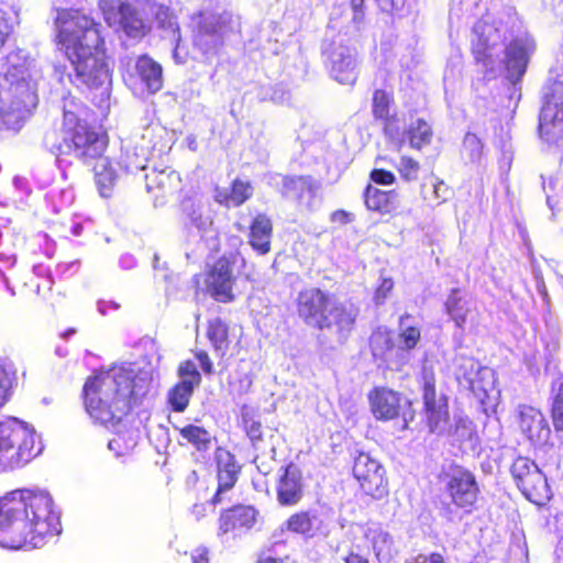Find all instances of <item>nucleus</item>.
<instances>
[{
	"label": "nucleus",
	"instance_id": "f257e3e1",
	"mask_svg": "<svg viewBox=\"0 0 563 563\" xmlns=\"http://www.w3.org/2000/svg\"><path fill=\"white\" fill-rule=\"evenodd\" d=\"M154 372L155 366L145 360L124 363L88 379L84 386L89 416L115 430L108 442L115 456L130 453L137 444L140 431L129 424L128 416L132 406L148 393Z\"/></svg>",
	"mask_w": 563,
	"mask_h": 563
},
{
	"label": "nucleus",
	"instance_id": "f03ea898",
	"mask_svg": "<svg viewBox=\"0 0 563 563\" xmlns=\"http://www.w3.org/2000/svg\"><path fill=\"white\" fill-rule=\"evenodd\" d=\"M58 512L45 490H14L0 498V547L42 548L60 533Z\"/></svg>",
	"mask_w": 563,
	"mask_h": 563
},
{
	"label": "nucleus",
	"instance_id": "7ed1b4c3",
	"mask_svg": "<svg viewBox=\"0 0 563 563\" xmlns=\"http://www.w3.org/2000/svg\"><path fill=\"white\" fill-rule=\"evenodd\" d=\"M59 44L75 70L76 84L100 88L102 95L111 85L99 24L79 10H62L56 18Z\"/></svg>",
	"mask_w": 563,
	"mask_h": 563
},
{
	"label": "nucleus",
	"instance_id": "20e7f679",
	"mask_svg": "<svg viewBox=\"0 0 563 563\" xmlns=\"http://www.w3.org/2000/svg\"><path fill=\"white\" fill-rule=\"evenodd\" d=\"M36 104L26 54L12 51L0 59V131H19Z\"/></svg>",
	"mask_w": 563,
	"mask_h": 563
},
{
	"label": "nucleus",
	"instance_id": "39448f33",
	"mask_svg": "<svg viewBox=\"0 0 563 563\" xmlns=\"http://www.w3.org/2000/svg\"><path fill=\"white\" fill-rule=\"evenodd\" d=\"M297 311L307 325L328 330L338 335L341 342L347 339L358 316L354 305L313 287L298 294Z\"/></svg>",
	"mask_w": 563,
	"mask_h": 563
},
{
	"label": "nucleus",
	"instance_id": "423d86ee",
	"mask_svg": "<svg viewBox=\"0 0 563 563\" xmlns=\"http://www.w3.org/2000/svg\"><path fill=\"white\" fill-rule=\"evenodd\" d=\"M422 397L427 423L432 433L448 435L453 442L474 448L477 433L473 421L463 415H454L450 421L448 397L435 388V375L431 367L423 365L421 371Z\"/></svg>",
	"mask_w": 563,
	"mask_h": 563
},
{
	"label": "nucleus",
	"instance_id": "0eeeda50",
	"mask_svg": "<svg viewBox=\"0 0 563 563\" xmlns=\"http://www.w3.org/2000/svg\"><path fill=\"white\" fill-rule=\"evenodd\" d=\"M46 148L62 162V156H74L84 163L100 158L107 147V136L86 122L60 131H49L44 136Z\"/></svg>",
	"mask_w": 563,
	"mask_h": 563
},
{
	"label": "nucleus",
	"instance_id": "6e6552de",
	"mask_svg": "<svg viewBox=\"0 0 563 563\" xmlns=\"http://www.w3.org/2000/svg\"><path fill=\"white\" fill-rule=\"evenodd\" d=\"M350 33L336 31L331 22L321 46V54L330 76L342 85H354L357 79V53L349 45Z\"/></svg>",
	"mask_w": 563,
	"mask_h": 563
},
{
	"label": "nucleus",
	"instance_id": "1a4fd4ad",
	"mask_svg": "<svg viewBox=\"0 0 563 563\" xmlns=\"http://www.w3.org/2000/svg\"><path fill=\"white\" fill-rule=\"evenodd\" d=\"M43 450L33 428L9 418L0 422V464L27 463Z\"/></svg>",
	"mask_w": 563,
	"mask_h": 563
},
{
	"label": "nucleus",
	"instance_id": "9d476101",
	"mask_svg": "<svg viewBox=\"0 0 563 563\" xmlns=\"http://www.w3.org/2000/svg\"><path fill=\"white\" fill-rule=\"evenodd\" d=\"M444 493L451 504L443 506L444 516L453 520L456 510L462 515H471L476 509L479 496V486L475 475L465 467L453 466L443 476Z\"/></svg>",
	"mask_w": 563,
	"mask_h": 563
},
{
	"label": "nucleus",
	"instance_id": "9b49d317",
	"mask_svg": "<svg viewBox=\"0 0 563 563\" xmlns=\"http://www.w3.org/2000/svg\"><path fill=\"white\" fill-rule=\"evenodd\" d=\"M282 529L298 534L305 540L327 539L335 529V512L325 505L300 510L292 514Z\"/></svg>",
	"mask_w": 563,
	"mask_h": 563
},
{
	"label": "nucleus",
	"instance_id": "f8f14e48",
	"mask_svg": "<svg viewBox=\"0 0 563 563\" xmlns=\"http://www.w3.org/2000/svg\"><path fill=\"white\" fill-rule=\"evenodd\" d=\"M179 220L188 234H197L201 240H212L217 235L213 218L207 200L198 192L184 195L179 203Z\"/></svg>",
	"mask_w": 563,
	"mask_h": 563
},
{
	"label": "nucleus",
	"instance_id": "ddd939ff",
	"mask_svg": "<svg viewBox=\"0 0 563 563\" xmlns=\"http://www.w3.org/2000/svg\"><path fill=\"white\" fill-rule=\"evenodd\" d=\"M539 133L548 143L558 142L563 137V81H553L543 88Z\"/></svg>",
	"mask_w": 563,
	"mask_h": 563
},
{
	"label": "nucleus",
	"instance_id": "4468645a",
	"mask_svg": "<svg viewBox=\"0 0 563 563\" xmlns=\"http://www.w3.org/2000/svg\"><path fill=\"white\" fill-rule=\"evenodd\" d=\"M99 8L109 26L119 27L133 38L145 35L147 21L137 5L121 0H99Z\"/></svg>",
	"mask_w": 563,
	"mask_h": 563
},
{
	"label": "nucleus",
	"instance_id": "2eb2a0df",
	"mask_svg": "<svg viewBox=\"0 0 563 563\" xmlns=\"http://www.w3.org/2000/svg\"><path fill=\"white\" fill-rule=\"evenodd\" d=\"M511 474L518 488L530 501L541 505L550 499L547 477L537 464L528 457H518L511 465Z\"/></svg>",
	"mask_w": 563,
	"mask_h": 563
},
{
	"label": "nucleus",
	"instance_id": "dca6fc26",
	"mask_svg": "<svg viewBox=\"0 0 563 563\" xmlns=\"http://www.w3.org/2000/svg\"><path fill=\"white\" fill-rule=\"evenodd\" d=\"M536 51L533 37L522 29L511 32V38L505 45V67L507 78L516 84L525 75L530 57Z\"/></svg>",
	"mask_w": 563,
	"mask_h": 563
},
{
	"label": "nucleus",
	"instance_id": "f3484780",
	"mask_svg": "<svg viewBox=\"0 0 563 563\" xmlns=\"http://www.w3.org/2000/svg\"><path fill=\"white\" fill-rule=\"evenodd\" d=\"M231 22L232 14L228 11L201 12L196 18L195 45L205 54L212 52L220 44Z\"/></svg>",
	"mask_w": 563,
	"mask_h": 563
},
{
	"label": "nucleus",
	"instance_id": "a211bd4d",
	"mask_svg": "<svg viewBox=\"0 0 563 563\" xmlns=\"http://www.w3.org/2000/svg\"><path fill=\"white\" fill-rule=\"evenodd\" d=\"M354 477L363 492L373 498L380 499L387 495V481L383 466L366 453H360L354 461Z\"/></svg>",
	"mask_w": 563,
	"mask_h": 563
},
{
	"label": "nucleus",
	"instance_id": "6ab92c4d",
	"mask_svg": "<svg viewBox=\"0 0 563 563\" xmlns=\"http://www.w3.org/2000/svg\"><path fill=\"white\" fill-rule=\"evenodd\" d=\"M371 409L374 417L378 420H391L402 416L405 426L408 419H412L410 411L411 404L399 393L388 388H376L369 394Z\"/></svg>",
	"mask_w": 563,
	"mask_h": 563
},
{
	"label": "nucleus",
	"instance_id": "aec40b11",
	"mask_svg": "<svg viewBox=\"0 0 563 563\" xmlns=\"http://www.w3.org/2000/svg\"><path fill=\"white\" fill-rule=\"evenodd\" d=\"M179 382L168 390L167 402L176 412H184L188 407L194 390L201 383V375L192 361H184L177 369Z\"/></svg>",
	"mask_w": 563,
	"mask_h": 563
},
{
	"label": "nucleus",
	"instance_id": "412c9836",
	"mask_svg": "<svg viewBox=\"0 0 563 563\" xmlns=\"http://www.w3.org/2000/svg\"><path fill=\"white\" fill-rule=\"evenodd\" d=\"M455 376L459 385L471 390L475 396L487 394L494 384V373L488 367H482L473 357L456 358Z\"/></svg>",
	"mask_w": 563,
	"mask_h": 563
},
{
	"label": "nucleus",
	"instance_id": "4be33fe9",
	"mask_svg": "<svg viewBox=\"0 0 563 563\" xmlns=\"http://www.w3.org/2000/svg\"><path fill=\"white\" fill-rule=\"evenodd\" d=\"M234 261L229 256L220 257L208 273L207 290L217 301L230 302L233 300L232 286Z\"/></svg>",
	"mask_w": 563,
	"mask_h": 563
},
{
	"label": "nucleus",
	"instance_id": "5701e85b",
	"mask_svg": "<svg viewBox=\"0 0 563 563\" xmlns=\"http://www.w3.org/2000/svg\"><path fill=\"white\" fill-rule=\"evenodd\" d=\"M131 69L128 70V80L131 84H141L142 91L155 93L163 86V71L159 64L146 55L139 56L133 65L129 62Z\"/></svg>",
	"mask_w": 563,
	"mask_h": 563
},
{
	"label": "nucleus",
	"instance_id": "b1692460",
	"mask_svg": "<svg viewBox=\"0 0 563 563\" xmlns=\"http://www.w3.org/2000/svg\"><path fill=\"white\" fill-rule=\"evenodd\" d=\"M256 521V510L251 506L239 505L221 512L219 518L218 537L232 533L241 536L253 528Z\"/></svg>",
	"mask_w": 563,
	"mask_h": 563
},
{
	"label": "nucleus",
	"instance_id": "393cba45",
	"mask_svg": "<svg viewBox=\"0 0 563 563\" xmlns=\"http://www.w3.org/2000/svg\"><path fill=\"white\" fill-rule=\"evenodd\" d=\"M507 40L501 29L483 19L473 26L472 45L476 59L486 62L493 57L492 49L499 44L501 38Z\"/></svg>",
	"mask_w": 563,
	"mask_h": 563
},
{
	"label": "nucleus",
	"instance_id": "a878e982",
	"mask_svg": "<svg viewBox=\"0 0 563 563\" xmlns=\"http://www.w3.org/2000/svg\"><path fill=\"white\" fill-rule=\"evenodd\" d=\"M277 500L283 506L297 505L303 496V483L300 468L290 463L280 468L277 483Z\"/></svg>",
	"mask_w": 563,
	"mask_h": 563
},
{
	"label": "nucleus",
	"instance_id": "bb28decb",
	"mask_svg": "<svg viewBox=\"0 0 563 563\" xmlns=\"http://www.w3.org/2000/svg\"><path fill=\"white\" fill-rule=\"evenodd\" d=\"M520 430L534 445L547 443L550 428L544 416L533 407H523L520 411Z\"/></svg>",
	"mask_w": 563,
	"mask_h": 563
},
{
	"label": "nucleus",
	"instance_id": "cd10ccee",
	"mask_svg": "<svg viewBox=\"0 0 563 563\" xmlns=\"http://www.w3.org/2000/svg\"><path fill=\"white\" fill-rule=\"evenodd\" d=\"M398 346L396 354L400 356L398 366L408 362V352L413 350L420 341L421 329L410 314L399 318Z\"/></svg>",
	"mask_w": 563,
	"mask_h": 563
},
{
	"label": "nucleus",
	"instance_id": "c85d7f7f",
	"mask_svg": "<svg viewBox=\"0 0 563 563\" xmlns=\"http://www.w3.org/2000/svg\"><path fill=\"white\" fill-rule=\"evenodd\" d=\"M181 178L179 174L173 169H153L145 174V186L148 192H153L156 197H165L173 195L180 188Z\"/></svg>",
	"mask_w": 563,
	"mask_h": 563
},
{
	"label": "nucleus",
	"instance_id": "c756f323",
	"mask_svg": "<svg viewBox=\"0 0 563 563\" xmlns=\"http://www.w3.org/2000/svg\"><path fill=\"white\" fill-rule=\"evenodd\" d=\"M365 537L371 542L373 551L380 563H389L396 555L397 550L393 537L380 526L368 527Z\"/></svg>",
	"mask_w": 563,
	"mask_h": 563
},
{
	"label": "nucleus",
	"instance_id": "7c9ffc66",
	"mask_svg": "<svg viewBox=\"0 0 563 563\" xmlns=\"http://www.w3.org/2000/svg\"><path fill=\"white\" fill-rule=\"evenodd\" d=\"M239 466L235 464L233 455L229 452H222L218 456V490L212 498V505L221 503V495L231 489L238 479Z\"/></svg>",
	"mask_w": 563,
	"mask_h": 563
},
{
	"label": "nucleus",
	"instance_id": "2f4dec72",
	"mask_svg": "<svg viewBox=\"0 0 563 563\" xmlns=\"http://www.w3.org/2000/svg\"><path fill=\"white\" fill-rule=\"evenodd\" d=\"M273 224L266 214L254 218L250 229V244L261 255L271 251Z\"/></svg>",
	"mask_w": 563,
	"mask_h": 563
},
{
	"label": "nucleus",
	"instance_id": "473e14b6",
	"mask_svg": "<svg viewBox=\"0 0 563 563\" xmlns=\"http://www.w3.org/2000/svg\"><path fill=\"white\" fill-rule=\"evenodd\" d=\"M364 201L368 210L377 211L382 214L395 211L399 205L398 195L394 190L385 191L371 185L367 186L364 192Z\"/></svg>",
	"mask_w": 563,
	"mask_h": 563
},
{
	"label": "nucleus",
	"instance_id": "72a5a7b5",
	"mask_svg": "<svg viewBox=\"0 0 563 563\" xmlns=\"http://www.w3.org/2000/svg\"><path fill=\"white\" fill-rule=\"evenodd\" d=\"M471 301L462 295L461 290L454 288L448 296L444 307L450 319L455 323V327L463 330L467 317L472 311Z\"/></svg>",
	"mask_w": 563,
	"mask_h": 563
},
{
	"label": "nucleus",
	"instance_id": "f704fd0d",
	"mask_svg": "<svg viewBox=\"0 0 563 563\" xmlns=\"http://www.w3.org/2000/svg\"><path fill=\"white\" fill-rule=\"evenodd\" d=\"M253 191L249 180L235 179L230 189L218 190L216 199L227 207H239L253 196Z\"/></svg>",
	"mask_w": 563,
	"mask_h": 563
},
{
	"label": "nucleus",
	"instance_id": "c9c22d12",
	"mask_svg": "<svg viewBox=\"0 0 563 563\" xmlns=\"http://www.w3.org/2000/svg\"><path fill=\"white\" fill-rule=\"evenodd\" d=\"M96 159L97 163L93 167L96 184L100 196L108 198L112 194L117 180V173L107 157H102L101 155L100 158Z\"/></svg>",
	"mask_w": 563,
	"mask_h": 563
},
{
	"label": "nucleus",
	"instance_id": "e433bc0d",
	"mask_svg": "<svg viewBox=\"0 0 563 563\" xmlns=\"http://www.w3.org/2000/svg\"><path fill=\"white\" fill-rule=\"evenodd\" d=\"M373 355L385 362H390L393 353H396L393 335L386 328H377L369 339Z\"/></svg>",
	"mask_w": 563,
	"mask_h": 563
},
{
	"label": "nucleus",
	"instance_id": "4c0bfd02",
	"mask_svg": "<svg viewBox=\"0 0 563 563\" xmlns=\"http://www.w3.org/2000/svg\"><path fill=\"white\" fill-rule=\"evenodd\" d=\"M275 185H282L280 194L284 198L289 200L297 201L300 197V194L303 192L301 190V183L305 185H316L318 183L317 179H314L311 176H283V175H276L272 179Z\"/></svg>",
	"mask_w": 563,
	"mask_h": 563
},
{
	"label": "nucleus",
	"instance_id": "58836bf2",
	"mask_svg": "<svg viewBox=\"0 0 563 563\" xmlns=\"http://www.w3.org/2000/svg\"><path fill=\"white\" fill-rule=\"evenodd\" d=\"M552 419L556 430H563V373L556 372L551 382Z\"/></svg>",
	"mask_w": 563,
	"mask_h": 563
},
{
	"label": "nucleus",
	"instance_id": "ea45409f",
	"mask_svg": "<svg viewBox=\"0 0 563 563\" xmlns=\"http://www.w3.org/2000/svg\"><path fill=\"white\" fill-rule=\"evenodd\" d=\"M162 27L164 29L163 37L168 40L170 45H174L173 57L175 62L177 64H185L188 53L180 45V33L177 22L168 18L166 21H162Z\"/></svg>",
	"mask_w": 563,
	"mask_h": 563
},
{
	"label": "nucleus",
	"instance_id": "a19ab883",
	"mask_svg": "<svg viewBox=\"0 0 563 563\" xmlns=\"http://www.w3.org/2000/svg\"><path fill=\"white\" fill-rule=\"evenodd\" d=\"M207 336L214 351L223 356L229 346L228 325L219 318L209 321Z\"/></svg>",
	"mask_w": 563,
	"mask_h": 563
},
{
	"label": "nucleus",
	"instance_id": "79ce46f5",
	"mask_svg": "<svg viewBox=\"0 0 563 563\" xmlns=\"http://www.w3.org/2000/svg\"><path fill=\"white\" fill-rule=\"evenodd\" d=\"M179 431V434L188 443L192 444L199 451H206L209 449L211 443L210 433L202 427L188 424L183 428H175Z\"/></svg>",
	"mask_w": 563,
	"mask_h": 563
},
{
	"label": "nucleus",
	"instance_id": "37998d69",
	"mask_svg": "<svg viewBox=\"0 0 563 563\" xmlns=\"http://www.w3.org/2000/svg\"><path fill=\"white\" fill-rule=\"evenodd\" d=\"M85 108L82 103L73 96H67L63 100V126L62 130H66L74 125L85 122L82 114Z\"/></svg>",
	"mask_w": 563,
	"mask_h": 563
},
{
	"label": "nucleus",
	"instance_id": "c03bdc74",
	"mask_svg": "<svg viewBox=\"0 0 563 563\" xmlns=\"http://www.w3.org/2000/svg\"><path fill=\"white\" fill-rule=\"evenodd\" d=\"M301 190L299 199L296 201L301 210L312 212L321 206V184L318 181L316 185H305L301 183Z\"/></svg>",
	"mask_w": 563,
	"mask_h": 563
},
{
	"label": "nucleus",
	"instance_id": "a18cd8bd",
	"mask_svg": "<svg viewBox=\"0 0 563 563\" xmlns=\"http://www.w3.org/2000/svg\"><path fill=\"white\" fill-rule=\"evenodd\" d=\"M408 134L411 147L418 150H420L427 144H430L432 140L431 126L428 124L427 121L420 118L416 119L411 123L408 130Z\"/></svg>",
	"mask_w": 563,
	"mask_h": 563
},
{
	"label": "nucleus",
	"instance_id": "49530a36",
	"mask_svg": "<svg viewBox=\"0 0 563 563\" xmlns=\"http://www.w3.org/2000/svg\"><path fill=\"white\" fill-rule=\"evenodd\" d=\"M393 104L391 96L385 90H375L373 96V114L376 120L387 119L393 113L390 112Z\"/></svg>",
	"mask_w": 563,
	"mask_h": 563
},
{
	"label": "nucleus",
	"instance_id": "de8ad7c7",
	"mask_svg": "<svg viewBox=\"0 0 563 563\" xmlns=\"http://www.w3.org/2000/svg\"><path fill=\"white\" fill-rule=\"evenodd\" d=\"M483 153V144L474 133H466L463 140L462 157L471 163L478 162Z\"/></svg>",
	"mask_w": 563,
	"mask_h": 563
},
{
	"label": "nucleus",
	"instance_id": "09e8293b",
	"mask_svg": "<svg viewBox=\"0 0 563 563\" xmlns=\"http://www.w3.org/2000/svg\"><path fill=\"white\" fill-rule=\"evenodd\" d=\"M13 378L14 372L11 364L0 357V407H2L8 399V393L12 386Z\"/></svg>",
	"mask_w": 563,
	"mask_h": 563
},
{
	"label": "nucleus",
	"instance_id": "8fccbe9b",
	"mask_svg": "<svg viewBox=\"0 0 563 563\" xmlns=\"http://www.w3.org/2000/svg\"><path fill=\"white\" fill-rule=\"evenodd\" d=\"M242 421L244 424V430L252 442V445L255 450H260L262 448L263 442V433H262V424L260 421L254 420L247 413L242 415Z\"/></svg>",
	"mask_w": 563,
	"mask_h": 563
},
{
	"label": "nucleus",
	"instance_id": "3c124183",
	"mask_svg": "<svg viewBox=\"0 0 563 563\" xmlns=\"http://www.w3.org/2000/svg\"><path fill=\"white\" fill-rule=\"evenodd\" d=\"M364 0H351V10H352V26L346 31L350 35H355L361 31V27L364 22Z\"/></svg>",
	"mask_w": 563,
	"mask_h": 563
},
{
	"label": "nucleus",
	"instance_id": "603ef678",
	"mask_svg": "<svg viewBox=\"0 0 563 563\" xmlns=\"http://www.w3.org/2000/svg\"><path fill=\"white\" fill-rule=\"evenodd\" d=\"M420 165L411 157L402 156L398 164V170L404 179L411 181L417 179Z\"/></svg>",
	"mask_w": 563,
	"mask_h": 563
},
{
	"label": "nucleus",
	"instance_id": "864d4df0",
	"mask_svg": "<svg viewBox=\"0 0 563 563\" xmlns=\"http://www.w3.org/2000/svg\"><path fill=\"white\" fill-rule=\"evenodd\" d=\"M384 122V133L387 137L393 141H401L404 137V133L400 126L401 120L397 117L396 113L389 115L387 119H382Z\"/></svg>",
	"mask_w": 563,
	"mask_h": 563
},
{
	"label": "nucleus",
	"instance_id": "5fc2aeb1",
	"mask_svg": "<svg viewBox=\"0 0 563 563\" xmlns=\"http://www.w3.org/2000/svg\"><path fill=\"white\" fill-rule=\"evenodd\" d=\"M452 195L451 188L443 180H435L432 183V198L437 206L445 202Z\"/></svg>",
	"mask_w": 563,
	"mask_h": 563
},
{
	"label": "nucleus",
	"instance_id": "6e6d98bb",
	"mask_svg": "<svg viewBox=\"0 0 563 563\" xmlns=\"http://www.w3.org/2000/svg\"><path fill=\"white\" fill-rule=\"evenodd\" d=\"M394 287V283L390 278H384L380 283V285L377 287L374 300L376 305H382L385 299L387 298L388 294Z\"/></svg>",
	"mask_w": 563,
	"mask_h": 563
},
{
	"label": "nucleus",
	"instance_id": "4d7b16f0",
	"mask_svg": "<svg viewBox=\"0 0 563 563\" xmlns=\"http://www.w3.org/2000/svg\"><path fill=\"white\" fill-rule=\"evenodd\" d=\"M378 7L382 11L393 12V11H401L407 0H376Z\"/></svg>",
	"mask_w": 563,
	"mask_h": 563
},
{
	"label": "nucleus",
	"instance_id": "13d9d810",
	"mask_svg": "<svg viewBox=\"0 0 563 563\" xmlns=\"http://www.w3.org/2000/svg\"><path fill=\"white\" fill-rule=\"evenodd\" d=\"M371 178L376 184H382V185H389V184L394 183V180H395L394 174L390 172L384 170V169H374L371 173Z\"/></svg>",
	"mask_w": 563,
	"mask_h": 563
},
{
	"label": "nucleus",
	"instance_id": "bf43d9fd",
	"mask_svg": "<svg viewBox=\"0 0 563 563\" xmlns=\"http://www.w3.org/2000/svg\"><path fill=\"white\" fill-rule=\"evenodd\" d=\"M333 223H338L339 225H344L354 221L355 217L353 213L347 212L345 210H336L331 213L330 217Z\"/></svg>",
	"mask_w": 563,
	"mask_h": 563
},
{
	"label": "nucleus",
	"instance_id": "052dcab7",
	"mask_svg": "<svg viewBox=\"0 0 563 563\" xmlns=\"http://www.w3.org/2000/svg\"><path fill=\"white\" fill-rule=\"evenodd\" d=\"M196 358L198 360L202 371L206 374H212L213 373V364L206 351H198L196 353Z\"/></svg>",
	"mask_w": 563,
	"mask_h": 563
},
{
	"label": "nucleus",
	"instance_id": "680f3d73",
	"mask_svg": "<svg viewBox=\"0 0 563 563\" xmlns=\"http://www.w3.org/2000/svg\"><path fill=\"white\" fill-rule=\"evenodd\" d=\"M12 32V24L4 18L2 10H0V48L2 47L5 38Z\"/></svg>",
	"mask_w": 563,
	"mask_h": 563
},
{
	"label": "nucleus",
	"instance_id": "e2e57ef3",
	"mask_svg": "<svg viewBox=\"0 0 563 563\" xmlns=\"http://www.w3.org/2000/svg\"><path fill=\"white\" fill-rule=\"evenodd\" d=\"M192 563H209V551L205 547L195 549L191 553Z\"/></svg>",
	"mask_w": 563,
	"mask_h": 563
},
{
	"label": "nucleus",
	"instance_id": "0e129e2a",
	"mask_svg": "<svg viewBox=\"0 0 563 563\" xmlns=\"http://www.w3.org/2000/svg\"><path fill=\"white\" fill-rule=\"evenodd\" d=\"M253 384V379L249 374H244L239 380L238 391L240 394H246Z\"/></svg>",
	"mask_w": 563,
	"mask_h": 563
},
{
	"label": "nucleus",
	"instance_id": "69168bd1",
	"mask_svg": "<svg viewBox=\"0 0 563 563\" xmlns=\"http://www.w3.org/2000/svg\"><path fill=\"white\" fill-rule=\"evenodd\" d=\"M97 307H98V311L101 314H106L109 309H113V310L119 309V305L117 302H114V301H104V300L98 301Z\"/></svg>",
	"mask_w": 563,
	"mask_h": 563
},
{
	"label": "nucleus",
	"instance_id": "338daca9",
	"mask_svg": "<svg viewBox=\"0 0 563 563\" xmlns=\"http://www.w3.org/2000/svg\"><path fill=\"white\" fill-rule=\"evenodd\" d=\"M207 505L206 504H195L192 507V515L196 517L197 520H200L206 516L207 512Z\"/></svg>",
	"mask_w": 563,
	"mask_h": 563
},
{
	"label": "nucleus",
	"instance_id": "774afa93",
	"mask_svg": "<svg viewBox=\"0 0 563 563\" xmlns=\"http://www.w3.org/2000/svg\"><path fill=\"white\" fill-rule=\"evenodd\" d=\"M430 555L418 554L415 558L408 560L406 563H429Z\"/></svg>",
	"mask_w": 563,
	"mask_h": 563
}]
</instances>
